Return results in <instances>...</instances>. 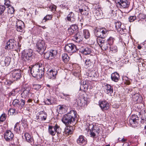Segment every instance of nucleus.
I'll use <instances>...</instances> for the list:
<instances>
[{
	"label": "nucleus",
	"mask_w": 146,
	"mask_h": 146,
	"mask_svg": "<svg viewBox=\"0 0 146 146\" xmlns=\"http://www.w3.org/2000/svg\"><path fill=\"white\" fill-rule=\"evenodd\" d=\"M43 61H41L36 63L31 69V72L32 76L38 79L41 78L44 74V65Z\"/></svg>",
	"instance_id": "1"
},
{
	"label": "nucleus",
	"mask_w": 146,
	"mask_h": 146,
	"mask_svg": "<svg viewBox=\"0 0 146 146\" xmlns=\"http://www.w3.org/2000/svg\"><path fill=\"white\" fill-rule=\"evenodd\" d=\"M77 117V112L74 110L70 111L67 114L63 115L62 120L66 125H69L74 122Z\"/></svg>",
	"instance_id": "2"
},
{
	"label": "nucleus",
	"mask_w": 146,
	"mask_h": 146,
	"mask_svg": "<svg viewBox=\"0 0 146 146\" xmlns=\"http://www.w3.org/2000/svg\"><path fill=\"white\" fill-rule=\"evenodd\" d=\"M21 46V45H20L19 42H18L17 46L16 41L14 39H9L6 43L5 48L8 50L13 49L17 50L20 49Z\"/></svg>",
	"instance_id": "3"
},
{
	"label": "nucleus",
	"mask_w": 146,
	"mask_h": 146,
	"mask_svg": "<svg viewBox=\"0 0 146 146\" xmlns=\"http://www.w3.org/2000/svg\"><path fill=\"white\" fill-rule=\"evenodd\" d=\"M21 57L22 60L25 62L31 60L34 57L32 50L31 49L24 50L22 52Z\"/></svg>",
	"instance_id": "4"
},
{
	"label": "nucleus",
	"mask_w": 146,
	"mask_h": 146,
	"mask_svg": "<svg viewBox=\"0 0 146 146\" xmlns=\"http://www.w3.org/2000/svg\"><path fill=\"white\" fill-rule=\"evenodd\" d=\"M61 129L59 126L56 124L54 126H49L48 132L52 136L54 135L56 132L58 134L61 133Z\"/></svg>",
	"instance_id": "5"
},
{
	"label": "nucleus",
	"mask_w": 146,
	"mask_h": 146,
	"mask_svg": "<svg viewBox=\"0 0 146 146\" xmlns=\"http://www.w3.org/2000/svg\"><path fill=\"white\" fill-rule=\"evenodd\" d=\"M36 47L37 48L36 50L41 54L43 53L46 48L44 41L40 40L38 41L36 44Z\"/></svg>",
	"instance_id": "6"
},
{
	"label": "nucleus",
	"mask_w": 146,
	"mask_h": 146,
	"mask_svg": "<svg viewBox=\"0 0 146 146\" xmlns=\"http://www.w3.org/2000/svg\"><path fill=\"white\" fill-rule=\"evenodd\" d=\"M139 117L137 115H131L129 121L131 125L134 127H137L138 125Z\"/></svg>",
	"instance_id": "7"
},
{
	"label": "nucleus",
	"mask_w": 146,
	"mask_h": 146,
	"mask_svg": "<svg viewBox=\"0 0 146 146\" xmlns=\"http://www.w3.org/2000/svg\"><path fill=\"white\" fill-rule=\"evenodd\" d=\"M31 89V87L29 86L24 88L21 94V97L26 99L29 98L30 95H32V93L30 91Z\"/></svg>",
	"instance_id": "8"
},
{
	"label": "nucleus",
	"mask_w": 146,
	"mask_h": 146,
	"mask_svg": "<svg viewBox=\"0 0 146 146\" xmlns=\"http://www.w3.org/2000/svg\"><path fill=\"white\" fill-rule=\"evenodd\" d=\"M25 104V100L22 99H21L20 101L18 100L15 99L13 102V104L14 106L17 107L21 109L24 107Z\"/></svg>",
	"instance_id": "9"
},
{
	"label": "nucleus",
	"mask_w": 146,
	"mask_h": 146,
	"mask_svg": "<svg viewBox=\"0 0 146 146\" xmlns=\"http://www.w3.org/2000/svg\"><path fill=\"white\" fill-rule=\"evenodd\" d=\"M66 51L69 53H72L76 52L77 50L76 46L72 43L68 44L65 46Z\"/></svg>",
	"instance_id": "10"
},
{
	"label": "nucleus",
	"mask_w": 146,
	"mask_h": 146,
	"mask_svg": "<svg viewBox=\"0 0 146 146\" xmlns=\"http://www.w3.org/2000/svg\"><path fill=\"white\" fill-rule=\"evenodd\" d=\"M11 73L15 80L20 79L21 77V72L19 69H14L11 72Z\"/></svg>",
	"instance_id": "11"
},
{
	"label": "nucleus",
	"mask_w": 146,
	"mask_h": 146,
	"mask_svg": "<svg viewBox=\"0 0 146 146\" xmlns=\"http://www.w3.org/2000/svg\"><path fill=\"white\" fill-rule=\"evenodd\" d=\"M115 2L120 8H128L129 5V3L128 2L127 0H115Z\"/></svg>",
	"instance_id": "12"
},
{
	"label": "nucleus",
	"mask_w": 146,
	"mask_h": 146,
	"mask_svg": "<svg viewBox=\"0 0 146 146\" xmlns=\"http://www.w3.org/2000/svg\"><path fill=\"white\" fill-rule=\"evenodd\" d=\"M56 54V51L55 50H52L50 52L45 53L44 56L45 58L50 60L53 58Z\"/></svg>",
	"instance_id": "13"
},
{
	"label": "nucleus",
	"mask_w": 146,
	"mask_h": 146,
	"mask_svg": "<svg viewBox=\"0 0 146 146\" xmlns=\"http://www.w3.org/2000/svg\"><path fill=\"white\" fill-rule=\"evenodd\" d=\"M99 105L103 111L108 110L109 108V104L106 100L100 101Z\"/></svg>",
	"instance_id": "14"
},
{
	"label": "nucleus",
	"mask_w": 146,
	"mask_h": 146,
	"mask_svg": "<svg viewBox=\"0 0 146 146\" xmlns=\"http://www.w3.org/2000/svg\"><path fill=\"white\" fill-rule=\"evenodd\" d=\"M47 114L46 112L44 110L40 111L38 112L36 116V119H41L43 120H45L46 119Z\"/></svg>",
	"instance_id": "15"
},
{
	"label": "nucleus",
	"mask_w": 146,
	"mask_h": 146,
	"mask_svg": "<svg viewBox=\"0 0 146 146\" xmlns=\"http://www.w3.org/2000/svg\"><path fill=\"white\" fill-rule=\"evenodd\" d=\"M4 138L7 141H11L14 137L13 133L10 131L7 130L4 134Z\"/></svg>",
	"instance_id": "16"
},
{
	"label": "nucleus",
	"mask_w": 146,
	"mask_h": 146,
	"mask_svg": "<svg viewBox=\"0 0 146 146\" xmlns=\"http://www.w3.org/2000/svg\"><path fill=\"white\" fill-rule=\"evenodd\" d=\"M67 107L64 105H58L57 107V110L59 113L62 114L66 112L67 110Z\"/></svg>",
	"instance_id": "17"
},
{
	"label": "nucleus",
	"mask_w": 146,
	"mask_h": 146,
	"mask_svg": "<svg viewBox=\"0 0 146 146\" xmlns=\"http://www.w3.org/2000/svg\"><path fill=\"white\" fill-rule=\"evenodd\" d=\"M89 9L88 7L85 5H82L80 8L79 9V12L82 15H88Z\"/></svg>",
	"instance_id": "18"
},
{
	"label": "nucleus",
	"mask_w": 146,
	"mask_h": 146,
	"mask_svg": "<svg viewBox=\"0 0 146 146\" xmlns=\"http://www.w3.org/2000/svg\"><path fill=\"white\" fill-rule=\"evenodd\" d=\"M77 143L80 145H85L87 142L86 138L82 135H80L77 140Z\"/></svg>",
	"instance_id": "19"
},
{
	"label": "nucleus",
	"mask_w": 146,
	"mask_h": 146,
	"mask_svg": "<svg viewBox=\"0 0 146 146\" xmlns=\"http://www.w3.org/2000/svg\"><path fill=\"white\" fill-rule=\"evenodd\" d=\"M24 25V23L21 20H18L16 22V28L17 31L22 32Z\"/></svg>",
	"instance_id": "20"
},
{
	"label": "nucleus",
	"mask_w": 146,
	"mask_h": 146,
	"mask_svg": "<svg viewBox=\"0 0 146 146\" xmlns=\"http://www.w3.org/2000/svg\"><path fill=\"white\" fill-rule=\"evenodd\" d=\"M57 71L55 69L51 70L48 72L49 78L51 79L55 78L56 75L57 74Z\"/></svg>",
	"instance_id": "21"
},
{
	"label": "nucleus",
	"mask_w": 146,
	"mask_h": 146,
	"mask_svg": "<svg viewBox=\"0 0 146 146\" xmlns=\"http://www.w3.org/2000/svg\"><path fill=\"white\" fill-rule=\"evenodd\" d=\"M83 37L82 35L79 33H77L74 35L73 37V39L76 42L79 43L83 40Z\"/></svg>",
	"instance_id": "22"
},
{
	"label": "nucleus",
	"mask_w": 146,
	"mask_h": 146,
	"mask_svg": "<svg viewBox=\"0 0 146 146\" xmlns=\"http://www.w3.org/2000/svg\"><path fill=\"white\" fill-rule=\"evenodd\" d=\"M75 15L74 13L72 12H71L68 15L66 19L68 21L73 22L75 21Z\"/></svg>",
	"instance_id": "23"
},
{
	"label": "nucleus",
	"mask_w": 146,
	"mask_h": 146,
	"mask_svg": "<svg viewBox=\"0 0 146 146\" xmlns=\"http://www.w3.org/2000/svg\"><path fill=\"white\" fill-rule=\"evenodd\" d=\"M119 78V76L117 72L112 73L111 75V80L115 82H117Z\"/></svg>",
	"instance_id": "24"
},
{
	"label": "nucleus",
	"mask_w": 146,
	"mask_h": 146,
	"mask_svg": "<svg viewBox=\"0 0 146 146\" xmlns=\"http://www.w3.org/2000/svg\"><path fill=\"white\" fill-rule=\"evenodd\" d=\"M91 137H94L96 136V133L98 134L99 133L100 130L99 128L96 126H95V127L90 131Z\"/></svg>",
	"instance_id": "25"
},
{
	"label": "nucleus",
	"mask_w": 146,
	"mask_h": 146,
	"mask_svg": "<svg viewBox=\"0 0 146 146\" xmlns=\"http://www.w3.org/2000/svg\"><path fill=\"white\" fill-rule=\"evenodd\" d=\"M106 93L109 95H111L113 92V88L110 85L107 84L106 86Z\"/></svg>",
	"instance_id": "26"
},
{
	"label": "nucleus",
	"mask_w": 146,
	"mask_h": 146,
	"mask_svg": "<svg viewBox=\"0 0 146 146\" xmlns=\"http://www.w3.org/2000/svg\"><path fill=\"white\" fill-rule=\"evenodd\" d=\"M80 51L83 54L87 55L90 53L91 50L90 48L88 47L83 48L80 49Z\"/></svg>",
	"instance_id": "27"
},
{
	"label": "nucleus",
	"mask_w": 146,
	"mask_h": 146,
	"mask_svg": "<svg viewBox=\"0 0 146 146\" xmlns=\"http://www.w3.org/2000/svg\"><path fill=\"white\" fill-rule=\"evenodd\" d=\"M24 135L27 141L29 143H31L33 141V138L28 133H25Z\"/></svg>",
	"instance_id": "28"
},
{
	"label": "nucleus",
	"mask_w": 146,
	"mask_h": 146,
	"mask_svg": "<svg viewBox=\"0 0 146 146\" xmlns=\"http://www.w3.org/2000/svg\"><path fill=\"white\" fill-rule=\"evenodd\" d=\"M108 32V31L105 28H102L101 29V37L105 38L107 35Z\"/></svg>",
	"instance_id": "29"
},
{
	"label": "nucleus",
	"mask_w": 146,
	"mask_h": 146,
	"mask_svg": "<svg viewBox=\"0 0 146 146\" xmlns=\"http://www.w3.org/2000/svg\"><path fill=\"white\" fill-rule=\"evenodd\" d=\"M101 49L103 50H105L108 49V48H110L111 47L109 44L106 41H105L100 46Z\"/></svg>",
	"instance_id": "30"
},
{
	"label": "nucleus",
	"mask_w": 146,
	"mask_h": 146,
	"mask_svg": "<svg viewBox=\"0 0 146 146\" xmlns=\"http://www.w3.org/2000/svg\"><path fill=\"white\" fill-rule=\"evenodd\" d=\"M94 31V34L97 37H101V29L96 27Z\"/></svg>",
	"instance_id": "31"
},
{
	"label": "nucleus",
	"mask_w": 146,
	"mask_h": 146,
	"mask_svg": "<svg viewBox=\"0 0 146 146\" xmlns=\"http://www.w3.org/2000/svg\"><path fill=\"white\" fill-rule=\"evenodd\" d=\"M73 129L72 126H68L65 128L64 133L68 135L71 134L73 132Z\"/></svg>",
	"instance_id": "32"
},
{
	"label": "nucleus",
	"mask_w": 146,
	"mask_h": 146,
	"mask_svg": "<svg viewBox=\"0 0 146 146\" xmlns=\"http://www.w3.org/2000/svg\"><path fill=\"white\" fill-rule=\"evenodd\" d=\"M104 38L101 37L97 38V42L100 47L105 42Z\"/></svg>",
	"instance_id": "33"
},
{
	"label": "nucleus",
	"mask_w": 146,
	"mask_h": 146,
	"mask_svg": "<svg viewBox=\"0 0 146 146\" xmlns=\"http://www.w3.org/2000/svg\"><path fill=\"white\" fill-rule=\"evenodd\" d=\"M62 58L63 61L66 63L68 62L69 60V57L68 54H63L62 55Z\"/></svg>",
	"instance_id": "34"
},
{
	"label": "nucleus",
	"mask_w": 146,
	"mask_h": 146,
	"mask_svg": "<svg viewBox=\"0 0 146 146\" xmlns=\"http://www.w3.org/2000/svg\"><path fill=\"white\" fill-rule=\"evenodd\" d=\"M101 11H99L98 10H96L94 16L96 19H100L102 17V14H101Z\"/></svg>",
	"instance_id": "35"
},
{
	"label": "nucleus",
	"mask_w": 146,
	"mask_h": 146,
	"mask_svg": "<svg viewBox=\"0 0 146 146\" xmlns=\"http://www.w3.org/2000/svg\"><path fill=\"white\" fill-rule=\"evenodd\" d=\"M83 34L84 38H89L90 34L89 31L88 30L85 29L83 31Z\"/></svg>",
	"instance_id": "36"
},
{
	"label": "nucleus",
	"mask_w": 146,
	"mask_h": 146,
	"mask_svg": "<svg viewBox=\"0 0 146 146\" xmlns=\"http://www.w3.org/2000/svg\"><path fill=\"white\" fill-rule=\"evenodd\" d=\"M114 39L112 37H110L106 41L108 42V44H109L110 46L111 45H112L113 43Z\"/></svg>",
	"instance_id": "37"
},
{
	"label": "nucleus",
	"mask_w": 146,
	"mask_h": 146,
	"mask_svg": "<svg viewBox=\"0 0 146 146\" xmlns=\"http://www.w3.org/2000/svg\"><path fill=\"white\" fill-rule=\"evenodd\" d=\"M82 87H84V89L85 90H87L88 87V80H85L83 82Z\"/></svg>",
	"instance_id": "38"
},
{
	"label": "nucleus",
	"mask_w": 146,
	"mask_h": 146,
	"mask_svg": "<svg viewBox=\"0 0 146 146\" xmlns=\"http://www.w3.org/2000/svg\"><path fill=\"white\" fill-rule=\"evenodd\" d=\"M11 61V58L9 56L6 57L4 60V62L5 64V65H8L9 64Z\"/></svg>",
	"instance_id": "39"
},
{
	"label": "nucleus",
	"mask_w": 146,
	"mask_h": 146,
	"mask_svg": "<svg viewBox=\"0 0 146 146\" xmlns=\"http://www.w3.org/2000/svg\"><path fill=\"white\" fill-rule=\"evenodd\" d=\"M20 127L19 125V124L18 123H17L15 125L14 130L17 132H18L20 131Z\"/></svg>",
	"instance_id": "40"
},
{
	"label": "nucleus",
	"mask_w": 146,
	"mask_h": 146,
	"mask_svg": "<svg viewBox=\"0 0 146 146\" xmlns=\"http://www.w3.org/2000/svg\"><path fill=\"white\" fill-rule=\"evenodd\" d=\"M15 110L13 109H10L8 111V114L9 115H15L16 114Z\"/></svg>",
	"instance_id": "41"
},
{
	"label": "nucleus",
	"mask_w": 146,
	"mask_h": 146,
	"mask_svg": "<svg viewBox=\"0 0 146 146\" xmlns=\"http://www.w3.org/2000/svg\"><path fill=\"white\" fill-rule=\"evenodd\" d=\"M5 7L3 5H0V15L4 12L5 9Z\"/></svg>",
	"instance_id": "42"
},
{
	"label": "nucleus",
	"mask_w": 146,
	"mask_h": 146,
	"mask_svg": "<svg viewBox=\"0 0 146 146\" xmlns=\"http://www.w3.org/2000/svg\"><path fill=\"white\" fill-rule=\"evenodd\" d=\"M15 11V10L14 9V7L12 6H10L9 8V10L8 11V13H9L11 14H13L14 13Z\"/></svg>",
	"instance_id": "43"
},
{
	"label": "nucleus",
	"mask_w": 146,
	"mask_h": 146,
	"mask_svg": "<svg viewBox=\"0 0 146 146\" xmlns=\"http://www.w3.org/2000/svg\"><path fill=\"white\" fill-rule=\"evenodd\" d=\"M6 118V115L5 113L2 114L0 117V121L3 122L5 120Z\"/></svg>",
	"instance_id": "44"
},
{
	"label": "nucleus",
	"mask_w": 146,
	"mask_h": 146,
	"mask_svg": "<svg viewBox=\"0 0 146 146\" xmlns=\"http://www.w3.org/2000/svg\"><path fill=\"white\" fill-rule=\"evenodd\" d=\"M87 126H88V128L90 131L95 127V126H96L92 124H88Z\"/></svg>",
	"instance_id": "45"
},
{
	"label": "nucleus",
	"mask_w": 146,
	"mask_h": 146,
	"mask_svg": "<svg viewBox=\"0 0 146 146\" xmlns=\"http://www.w3.org/2000/svg\"><path fill=\"white\" fill-rule=\"evenodd\" d=\"M70 27L75 32L78 28V27L76 25L74 24L72 25Z\"/></svg>",
	"instance_id": "46"
},
{
	"label": "nucleus",
	"mask_w": 146,
	"mask_h": 146,
	"mask_svg": "<svg viewBox=\"0 0 146 146\" xmlns=\"http://www.w3.org/2000/svg\"><path fill=\"white\" fill-rule=\"evenodd\" d=\"M85 64L87 67H89L91 65V62L89 59H87L85 61Z\"/></svg>",
	"instance_id": "47"
},
{
	"label": "nucleus",
	"mask_w": 146,
	"mask_h": 146,
	"mask_svg": "<svg viewBox=\"0 0 146 146\" xmlns=\"http://www.w3.org/2000/svg\"><path fill=\"white\" fill-rule=\"evenodd\" d=\"M52 18V16L51 15H47L44 18L43 20H45V22H46L47 20H50Z\"/></svg>",
	"instance_id": "48"
},
{
	"label": "nucleus",
	"mask_w": 146,
	"mask_h": 146,
	"mask_svg": "<svg viewBox=\"0 0 146 146\" xmlns=\"http://www.w3.org/2000/svg\"><path fill=\"white\" fill-rule=\"evenodd\" d=\"M121 23L120 22H117L116 23L115 27L117 30H119L121 26Z\"/></svg>",
	"instance_id": "49"
},
{
	"label": "nucleus",
	"mask_w": 146,
	"mask_h": 146,
	"mask_svg": "<svg viewBox=\"0 0 146 146\" xmlns=\"http://www.w3.org/2000/svg\"><path fill=\"white\" fill-rule=\"evenodd\" d=\"M139 17L140 19H144L146 18V15L144 14H140L139 15Z\"/></svg>",
	"instance_id": "50"
},
{
	"label": "nucleus",
	"mask_w": 146,
	"mask_h": 146,
	"mask_svg": "<svg viewBox=\"0 0 146 146\" xmlns=\"http://www.w3.org/2000/svg\"><path fill=\"white\" fill-rule=\"evenodd\" d=\"M136 19V17L135 16H130L129 18V21L131 22L134 21Z\"/></svg>",
	"instance_id": "51"
},
{
	"label": "nucleus",
	"mask_w": 146,
	"mask_h": 146,
	"mask_svg": "<svg viewBox=\"0 0 146 146\" xmlns=\"http://www.w3.org/2000/svg\"><path fill=\"white\" fill-rule=\"evenodd\" d=\"M68 33L70 35H73L75 32L70 27H69L68 29Z\"/></svg>",
	"instance_id": "52"
},
{
	"label": "nucleus",
	"mask_w": 146,
	"mask_h": 146,
	"mask_svg": "<svg viewBox=\"0 0 146 146\" xmlns=\"http://www.w3.org/2000/svg\"><path fill=\"white\" fill-rule=\"evenodd\" d=\"M33 88L35 90H38L41 88V86L40 85L38 84H35L33 85Z\"/></svg>",
	"instance_id": "53"
},
{
	"label": "nucleus",
	"mask_w": 146,
	"mask_h": 146,
	"mask_svg": "<svg viewBox=\"0 0 146 146\" xmlns=\"http://www.w3.org/2000/svg\"><path fill=\"white\" fill-rule=\"evenodd\" d=\"M10 2L9 0H5V5L7 7H9L11 6L10 5Z\"/></svg>",
	"instance_id": "54"
},
{
	"label": "nucleus",
	"mask_w": 146,
	"mask_h": 146,
	"mask_svg": "<svg viewBox=\"0 0 146 146\" xmlns=\"http://www.w3.org/2000/svg\"><path fill=\"white\" fill-rule=\"evenodd\" d=\"M45 103L46 104L48 105H50L52 104L51 100L50 99H47L46 100H45Z\"/></svg>",
	"instance_id": "55"
},
{
	"label": "nucleus",
	"mask_w": 146,
	"mask_h": 146,
	"mask_svg": "<svg viewBox=\"0 0 146 146\" xmlns=\"http://www.w3.org/2000/svg\"><path fill=\"white\" fill-rule=\"evenodd\" d=\"M63 95L64 96L66 100H69L70 99V96L68 94H66L64 93H63Z\"/></svg>",
	"instance_id": "56"
},
{
	"label": "nucleus",
	"mask_w": 146,
	"mask_h": 146,
	"mask_svg": "<svg viewBox=\"0 0 146 146\" xmlns=\"http://www.w3.org/2000/svg\"><path fill=\"white\" fill-rule=\"evenodd\" d=\"M120 139H121V138H120V137H119L118 138V141L117 142H119L123 143V142H125L127 140L126 139L124 138V137L122 138V139L121 140H120Z\"/></svg>",
	"instance_id": "57"
},
{
	"label": "nucleus",
	"mask_w": 146,
	"mask_h": 146,
	"mask_svg": "<svg viewBox=\"0 0 146 146\" xmlns=\"http://www.w3.org/2000/svg\"><path fill=\"white\" fill-rule=\"evenodd\" d=\"M111 50L113 52H116L117 51V47L116 46H113V48H112L111 49Z\"/></svg>",
	"instance_id": "58"
},
{
	"label": "nucleus",
	"mask_w": 146,
	"mask_h": 146,
	"mask_svg": "<svg viewBox=\"0 0 146 146\" xmlns=\"http://www.w3.org/2000/svg\"><path fill=\"white\" fill-rule=\"evenodd\" d=\"M77 104L78 105L80 106H82V104L81 102V100L79 99H78L77 100Z\"/></svg>",
	"instance_id": "59"
},
{
	"label": "nucleus",
	"mask_w": 146,
	"mask_h": 146,
	"mask_svg": "<svg viewBox=\"0 0 146 146\" xmlns=\"http://www.w3.org/2000/svg\"><path fill=\"white\" fill-rule=\"evenodd\" d=\"M7 83L9 84V85H11L12 82H11V81L8 80L7 81Z\"/></svg>",
	"instance_id": "60"
},
{
	"label": "nucleus",
	"mask_w": 146,
	"mask_h": 146,
	"mask_svg": "<svg viewBox=\"0 0 146 146\" xmlns=\"http://www.w3.org/2000/svg\"><path fill=\"white\" fill-rule=\"evenodd\" d=\"M18 37L19 41V42H18L19 43V42H21V40L22 39V38L21 36H19Z\"/></svg>",
	"instance_id": "61"
},
{
	"label": "nucleus",
	"mask_w": 146,
	"mask_h": 146,
	"mask_svg": "<svg viewBox=\"0 0 146 146\" xmlns=\"http://www.w3.org/2000/svg\"><path fill=\"white\" fill-rule=\"evenodd\" d=\"M32 100L31 99H29L28 100L27 102H29V103H30V102H32Z\"/></svg>",
	"instance_id": "62"
},
{
	"label": "nucleus",
	"mask_w": 146,
	"mask_h": 146,
	"mask_svg": "<svg viewBox=\"0 0 146 146\" xmlns=\"http://www.w3.org/2000/svg\"><path fill=\"white\" fill-rule=\"evenodd\" d=\"M7 17V15H5V17H3V20H5V19H6V18Z\"/></svg>",
	"instance_id": "63"
},
{
	"label": "nucleus",
	"mask_w": 146,
	"mask_h": 146,
	"mask_svg": "<svg viewBox=\"0 0 146 146\" xmlns=\"http://www.w3.org/2000/svg\"><path fill=\"white\" fill-rule=\"evenodd\" d=\"M2 131V126H0V133Z\"/></svg>",
	"instance_id": "64"
}]
</instances>
